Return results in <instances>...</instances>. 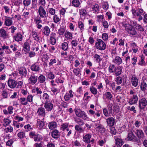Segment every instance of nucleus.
Wrapping results in <instances>:
<instances>
[{
    "label": "nucleus",
    "instance_id": "nucleus-28",
    "mask_svg": "<svg viewBox=\"0 0 147 147\" xmlns=\"http://www.w3.org/2000/svg\"><path fill=\"white\" fill-rule=\"evenodd\" d=\"M74 121L78 125H83L84 124V121L78 117H75L74 118Z\"/></svg>",
    "mask_w": 147,
    "mask_h": 147
},
{
    "label": "nucleus",
    "instance_id": "nucleus-36",
    "mask_svg": "<svg viewBox=\"0 0 147 147\" xmlns=\"http://www.w3.org/2000/svg\"><path fill=\"white\" fill-rule=\"evenodd\" d=\"M73 5L75 7H78L80 5L81 2L79 0H73L72 1Z\"/></svg>",
    "mask_w": 147,
    "mask_h": 147
},
{
    "label": "nucleus",
    "instance_id": "nucleus-33",
    "mask_svg": "<svg viewBox=\"0 0 147 147\" xmlns=\"http://www.w3.org/2000/svg\"><path fill=\"white\" fill-rule=\"evenodd\" d=\"M14 39L16 41L18 42L21 41L22 39V35L18 33L16 36L14 37Z\"/></svg>",
    "mask_w": 147,
    "mask_h": 147
},
{
    "label": "nucleus",
    "instance_id": "nucleus-29",
    "mask_svg": "<svg viewBox=\"0 0 147 147\" xmlns=\"http://www.w3.org/2000/svg\"><path fill=\"white\" fill-rule=\"evenodd\" d=\"M23 48L24 51H29L30 46L29 42L28 40L25 42L23 45Z\"/></svg>",
    "mask_w": 147,
    "mask_h": 147
},
{
    "label": "nucleus",
    "instance_id": "nucleus-57",
    "mask_svg": "<svg viewBox=\"0 0 147 147\" xmlns=\"http://www.w3.org/2000/svg\"><path fill=\"white\" fill-rule=\"evenodd\" d=\"M127 109L131 111H133L134 113L136 112V110L135 109V107L134 106H132L131 107L130 106L127 107Z\"/></svg>",
    "mask_w": 147,
    "mask_h": 147
},
{
    "label": "nucleus",
    "instance_id": "nucleus-60",
    "mask_svg": "<svg viewBox=\"0 0 147 147\" xmlns=\"http://www.w3.org/2000/svg\"><path fill=\"white\" fill-rule=\"evenodd\" d=\"M93 57L96 61L99 62L101 61L100 56L99 55L97 54H95Z\"/></svg>",
    "mask_w": 147,
    "mask_h": 147
},
{
    "label": "nucleus",
    "instance_id": "nucleus-43",
    "mask_svg": "<svg viewBox=\"0 0 147 147\" xmlns=\"http://www.w3.org/2000/svg\"><path fill=\"white\" fill-rule=\"evenodd\" d=\"M115 69H116V67L113 65H110L109 70L110 72V73H114Z\"/></svg>",
    "mask_w": 147,
    "mask_h": 147
},
{
    "label": "nucleus",
    "instance_id": "nucleus-18",
    "mask_svg": "<svg viewBox=\"0 0 147 147\" xmlns=\"http://www.w3.org/2000/svg\"><path fill=\"white\" fill-rule=\"evenodd\" d=\"M37 125L38 127V129L41 130L45 128V123L44 121H41L40 119H38L37 120Z\"/></svg>",
    "mask_w": 147,
    "mask_h": 147
},
{
    "label": "nucleus",
    "instance_id": "nucleus-16",
    "mask_svg": "<svg viewBox=\"0 0 147 147\" xmlns=\"http://www.w3.org/2000/svg\"><path fill=\"white\" fill-rule=\"evenodd\" d=\"M114 138L115 141V143L118 147H121L123 144V140L119 137L115 136Z\"/></svg>",
    "mask_w": 147,
    "mask_h": 147
},
{
    "label": "nucleus",
    "instance_id": "nucleus-48",
    "mask_svg": "<svg viewBox=\"0 0 147 147\" xmlns=\"http://www.w3.org/2000/svg\"><path fill=\"white\" fill-rule=\"evenodd\" d=\"M43 99L45 102H48L49 100V96L47 93H44L43 94Z\"/></svg>",
    "mask_w": 147,
    "mask_h": 147
},
{
    "label": "nucleus",
    "instance_id": "nucleus-20",
    "mask_svg": "<svg viewBox=\"0 0 147 147\" xmlns=\"http://www.w3.org/2000/svg\"><path fill=\"white\" fill-rule=\"evenodd\" d=\"M38 115L41 116L45 117V109L41 107L38 108L37 111Z\"/></svg>",
    "mask_w": 147,
    "mask_h": 147
},
{
    "label": "nucleus",
    "instance_id": "nucleus-37",
    "mask_svg": "<svg viewBox=\"0 0 147 147\" xmlns=\"http://www.w3.org/2000/svg\"><path fill=\"white\" fill-rule=\"evenodd\" d=\"M82 125H76L75 126V130L79 133H81L84 131V130L81 127Z\"/></svg>",
    "mask_w": 147,
    "mask_h": 147
},
{
    "label": "nucleus",
    "instance_id": "nucleus-54",
    "mask_svg": "<svg viewBox=\"0 0 147 147\" xmlns=\"http://www.w3.org/2000/svg\"><path fill=\"white\" fill-rule=\"evenodd\" d=\"M34 21L36 24H38L42 22L41 18L39 17H37L34 19Z\"/></svg>",
    "mask_w": 147,
    "mask_h": 147
},
{
    "label": "nucleus",
    "instance_id": "nucleus-39",
    "mask_svg": "<svg viewBox=\"0 0 147 147\" xmlns=\"http://www.w3.org/2000/svg\"><path fill=\"white\" fill-rule=\"evenodd\" d=\"M107 140V138H104V140H99L97 142L98 144L101 146H103L106 142Z\"/></svg>",
    "mask_w": 147,
    "mask_h": 147
},
{
    "label": "nucleus",
    "instance_id": "nucleus-44",
    "mask_svg": "<svg viewBox=\"0 0 147 147\" xmlns=\"http://www.w3.org/2000/svg\"><path fill=\"white\" fill-rule=\"evenodd\" d=\"M92 10L94 11V12H96L99 11V7L97 4L92 5Z\"/></svg>",
    "mask_w": 147,
    "mask_h": 147
},
{
    "label": "nucleus",
    "instance_id": "nucleus-26",
    "mask_svg": "<svg viewBox=\"0 0 147 147\" xmlns=\"http://www.w3.org/2000/svg\"><path fill=\"white\" fill-rule=\"evenodd\" d=\"M31 35L32 37V38L34 39V40H36L37 42H39L40 40L38 34V33L36 31H32Z\"/></svg>",
    "mask_w": 147,
    "mask_h": 147
},
{
    "label": "nucleus",
    "instance_id": "nucleus-21",
    "mask_svg": "<svg viewBox=\"0 0 147 147\" xmlns=\"http://www.w3.org/2000/svg\"><path fill=\"white\" fill-rule=\"evenodd\" d=\"M107 122L108 125L112 127L115 124V120L113 117H109L107 119Z\"/></svg>",
    "mask_w": 147,
    "mask_h": 147
},
{
    "label": "nucleus",
    "instance_id": "nucleus-11",
    "mask_svg": "<svg viewBox=\"0 0 147 147\" xmlns=\"http://www.w3.org/2000/svg\"><path fill=\"white\" fill-rule=\"evenodd\" d=\"M42 33L46 37L49 36L51 32L50 28L47 26H45L42 29Z\"/></svg>",
    "mask_w": 147,
    "mask_h": 147
},
{
    "label": "nucleus",
    "instance_id": "nucleus-63",
    "mask_svg": "<svg viewBox=\"0 0 147 147\" xmlns=\"http://www.w3.org/2000/svg\"><path fill=\"white\" fill-rule=\"evenodd\" d=\"M102 38L104 41H107L108 39V34L106 33H103L102 36Z\"/></svg>",
    "mask_w": 147,
    "mask_h": 147
},
{
    "label": "nucleus",
    "instance_id": "nucleus-19",
    "mask_svg": "<svg viewBox=\"0 0 147 147\" xmlns=\"http://www.w3.org/2000/svg\"><path fill=\"white\" fill-rule=\"evenodd\" d=\"M4 24L7 26H9L13 24V21L11 18L9 17H5L4 19Z\"/></svg>",
    "mask_w": 147,
    "mask_h": 147
},
{
    "label": "nucleus",
    "instance_id": "nucleus-8",
    "mask_svg": "<svg viewBox=\"0 0 147 147\" xmlns=\"http://www.w3.org/2000/svg\"><path fill=\"white\" fill-rule=\"evenodd\" d=\"M147 105V100L145 98H142L139 100V107L140 109H144Z\"/></svg>",
    "mask_w": 147,
    "mask_h": 147
},
{
    "label": "nucleus",
    "instance_id": "nucleus-41",
    "mask_svg": "<svg viewBox=\"0 0 147 147\" xmlns=\"http://www.w3.org/2000/svg\"><path fill=\"white\" fill-rule=\"evenodd\" d=\"M1 95L3 99H5L7 98L8 93L5 90H3L1 92Z\"/></svg>",
    "mask_w": 147,
    "mask_h": 147
},
{
    "label": "nucleus",
    "instance_id": "nucleus-3",
    "mask_svg": "<svg viewBox=\"0 0 147 147\" xmlns=\"http://www.w3.org/2000/svg\"><path fill=\"white\" fill-rule=\"evenodd\" d=\"M29 136L30 138H33L35 141L39 142L41 141L42 138L34 131H31L29 133Z\"/></svg>",
    "mask_w": 147,
    "mask_h": 147
},
{
    "label": "nucleus",
    "instance_id": "nucleus-1",
    "mask_svg": "<svg viewBox=\"0 0 147 147\" xmlns=\"http://www.w3.org/2000/svg\"><path fill=\"white\" fill-rule=\"evenodd\" d=\"M76 115L78 118H82L84 120H87L89 118L86 113L79 109L76 108L74 110Z\"/></svg>",
    "mask_w": 147,
    "mask_h": 147
},
{
    "label": "nucleus",
    "instance_id": "nucleus-25",
    "mask_svg": "<svg viewBox=\"0 0 147 147\" xmlns=\"http://www.w3.org/2000/svg\"><path fill=\"white\" fill-rule=\"evenodd\" d=\"M113 62L116 64L119 65L122 63V60L120 57L117 56L113 59Z\"/></svg>",
    "mask_w": 147,
    "mask_h": 147
},
{
    "label": "nucleus",
    "instance_id": "nucleus-56",
    "mask_svg": "<svg viewBox=\"0 0 147 147\" xmlns=\"http://www.w3.org/2000/svg\"><path fill=\"white\" fill-rule=\"evenodd\" d=\"M33 96L32 95H28L26 99L27 100V102L28 103V102H29L31 103H32L33 102Z\"/></svg>",
    "mask_w": 147,
    "mask_h": 147
},
{
    "label": "nucleus",
    "instance_id": "nucleus-42",
    "mask_svg": "<svg viewBox=\"0 0 147 147\" xmlns=\"http://www.w3.org/2000/svg\"><path fill=\"white\" fill-rule=\"evenodd\" d=\"M62 49L64 51H67L68 48V44L67 42H64L62 44Z\"/></svg>",
    "mask_w": 147,
    "mask_h": 147
},
{
    "label": "nucleus",
    "instance_id": "nucleus-45",
    "mask_svg": "<svg viewBox=\"0 0 147 147\" xmlns=\"http://www.w3.org/2000/svg\"><path fill=\"white\" fill-rule=\"evenodd\" d=\"M137 12L136 14L137 13H139V15H144V14L145 13V12L144 11L143 9L142 8H138L137 9Z\"/></svg>",
    "mask_w": 147,
    "mask_h": 147
},
{
    "label": "nucleus",
    "instance_id": "nucleus-32",
    "mask_svg": "<svg viewBox=\"0 0 147 147\" xmlns=\"http://www.w3.org/2000/svg\"><path fill=\"white\" fill-rule=\"evenodd\" d=\"M65 37L67 40L71 39L72 38V33L69 32H66L65 33Z\"/></svg>",
    "mask_w": 147,
    "mask_h": 147
},
{
    "label": "nucleus",
    "instance_id": "nucleus-17",
    "mask_svg": "<svg viewBox=\"0 0 147 147\" xmlns=\"http://www.w3.org/2000/svg\"><path fill=\"white\" fill-rule=\"evenodd\" d=\"M8 85L11 88H14L16 86V82L14 80L9 79L7 82Z\"/></svg>",
    "mask_w": 147,
    "mask_h": 147
},
{
    "label": "nucleus",
    "instance_id": "nucleus-35",
    "mask_svg": "<svg viewBox=\"0 0 147 147\" xmlns=\"http://www.w3.org/2000/svg\"><path fill=\"white\" fill-rule=\"evenodd\" d=\"M103 97H105L108 100H111L112 97V96L110 92H107L103 95Z\"/></svg>",
    "mask_w": 147,
    "mask_h": 147
},
{
    "label": "nucleus",
    "instance_id": "nucleus-64",
    "mask_svg": "<svg viewBox=\"0 0 147 147\" xmlns=\"http://www.w3.org/2000/svg\"><path fill=\"white\" fill-rule=\"evenodd\" d=\"M38 80L40 83H43L45 80V78L44 76L41 75L39 76Z\"/></svg>",
    "mask_w": 147,
    "mask_h": 147
},
{
    "label": "nucleus",
    "instance_id": "nucleus-58",
    "mask_svg": "<svg viewBox=\"0 0 147 147\" xmlns=\"http://www.w3.org/2000/svg\"><path fill=\"white\" fill-rule=\"evenodd\" d=\"M49 13L52 15H54L55 13V10L53 8H49L48 9Z\"/></svg>",
    "mask_w": 147,
    "mask_h": 147
},
{
    "label": "nucleus",
    "instance_id": "nucleus-23",
    "mask_svg": "<svg viewBox=\"0 0 147 147\" xmlns=\"http://www.w3.org/2000/svg\"><path fill=\"white\" fill-rule=\"evenodd\" d=\"M131 76H132L131 82L132 85L133 86L136 87L138 83L137 78H136L135 75H131Z\"/></svg>",
    "mask_w": 147,
    "mask_h": 147
},
{
    "label": "nucleus",
    "instance_id": "nucleus-34",
    "mask_svg": "<svg viewBox=\"0 0 147 147\" xmlns=\"http://www.w3.org/2000/svg\"><path fill=\"white\" fill-rule=\"evenodd\" d=\"M13 130V127L11 125H8L4 129L5 132L6 133H11Z\"/></svg>",
    "mask_w": 147,
    "mask_h": 147
},
{
    "label": "nucleus",
    "instance_id": "nucleus-59",
    "mask_svg": "<svg viewBox=\"0 0 147 147\" xmlns=\"http://www.w3.org/2000/svg\"><path fill=\"white\" fill-rule=\"evenodd\" d=\"M18 136L20 138H23L25 137V133L23 132H20L18 134Z\"/></svg>",
    "mask_w": 147,
    "mask_h": 147
},
{
    "label": "nucleus",
    "instance_id": "nucleus-10",
    "mask_svg": "<svg viewBox=\"0 0 147 147\" xmlns=\"http://www.w3.org/2000/svg\"><path fill=\"white\" fill-rule=\"evenodd\" d=\"M133 132L132 131H129L127 137V140L128 141H132L138 142L139 141L138 140H136V139H135V136Z\"/></svg>",
    "mask_w": 147,
    "mask_h": 147
},
{
    "label": "nucleus",
    "instance_id": "nucleus-13",
    "mask_svg": "<svg viewBox=\"0 0 147 147\" xmlns=\"http://www.w3.org/2000/svg\"><path fill=\"white\" fill-rule=\"evenodd\" d=\"M44 107L46 109V111H51L53 107V105L51 102H45Z\"/></svg>",
    "mask_w": 147,
    "mask_h": 147
},
{
    "label": "nucleus",
    "instance_id": "nucleus-15",
    "mask_svg": "<svg viewBox=\"0 0 147 147\" xmlns=\"http://www.w3.org/2000/svg\"><path fill=\"white\" fill-rule=\"evenodd\" d=\"M74 93L71 90L69 91V92L66 93L64 96L65 100L66 101H68L71 98H72L74 96Z\"/></svg>",
    "mask_w": 147,
    "mask_h": 147
},
{
    "label": "nucleus",
    "instance_id": "nucleus-2",
    "mask_svg": "<svg viewBox=\"0 0 147 147\" xmlns=\"http://www.w3.org/2000/svg\"><path fill=\"white\" fill-rule=\"evenodd\" d=\"M96 48L100 51L105 50L106 48V45L105 42L101 39H98L95 43Z\"/></svg>",
    "mask_w": 147,
    "mask_h": 147
},
{
    "label": "nucleus",
    "instance_id": "nucleus-30",
    "mask_svg": "<svg viewBox=\"0 0 147 147\" xmlns=\"http://www.w3.org/2000/svg\"><path fill=\"white\" fill-rule=\"evenodd\" d=\"M19 100L20 104L23 105H26L28 103L25 98H21L19 99Z\"/></svg>",
    "mask_w": 147,
    "mask_h": 147
},
{
    "label": "nucleus",
    "instance_id": "nucleus-5",
    "mask_svg": "<svg viewBox=\"0 0 147 147\" xmlns=\"http://www.w3.org/2000/svg\"><path fill=\"white\" fill-rule=\"evenodd\" d=\"M125 30L128 34L132 35H136L137 32L135 29L132 26L129 24L127 25L125 27Z\"/></svg>",
    "mask_w": 147,
    "mask_h": 147
},
{
    "label": "nucleus",
    "instance_id": "nucleus-52",
    "mask_svg": "<svg viewBox=\"0 0 147 147\" xmlns=\"http://www.w3.org/2000/svg\"><path fill=\"white\" fill-rule=\"evenodd\" d=\"M53 20L55 23H57L60 21L61 19L57 15H55L53 16Z\"/></svg>",
    "mask_w": 147,
    "mask_h": 147
},
{
    "label": "nucleus",
    "instance_id": "nucleus-14",
    "mask_svg": "<svg viewBox=\"0 0 147 147\" xmlns=\"http://www.w3.org/2000/svg\"><path fill=\"white\" fill-rule=\"evenodd\" d=\"M138 98L136 95H134L133 96L130 98L128 100L129 104L131 105L136 104L138 100Z\"/></svg>",
    "mask_w": 147,
    "mask_h": 147
},
{
    "label": "nucleus",
    "instance_id": "nucleus-7",
    "mask_svg": "<svg viewBox=\"0 0 147 147\" xmlns=\"http://www.w3.org/2000/svg\"><path fill=\"white\" fill-rule=\"evenodd\" d=\"M92 136L89 134H86L84 135L83 138V141L86 143H90V142L93 143L94 142V140L93 138H92L90 140Z\"/></svg>",
    "mask_w": 147,
    "mask_h": 147
},
{
    "label": "nucleus",
    "instance_id": "nucleus-47",
    "mask_svg": "<svg viewBox=\"0 0 147 147\" xmlns=\"http://www.w3.org/2000/svg\"><path fill=\"white\" fill-rule=\"evenodd\" d=\"M78 27L80 29L82 32L84 30V25L82 22H79L78 23Z\"/></svg>",
    "mask_w": 147,
    "mask_h": 147
},
{
    "label": "nucleus",
    "instance_id": "nucleus-22",
    "mask_svg": "<svg viewBox=\"0 0 147 147\" xmlns=\"http://www.w3.org/2000/svg\"><path fill=\"white\" fill-rule=\"evenodd\" d=\"M8 35L6 31L3 28L0 29V37L3 39H5L7 38Z\"/></svg>",
    "mask_w": 147,
    "mask_h": 147
},
{
    "label": "nucleus",
    "instance_id": "nucleus-9",
    "mask_svg": "<svg viewBox=\"0 0 147 147\" xmlns=\"http://www.w3.org/2000/svg\"><path fill=\"white\" fill-rule=\"evenodd\" d=\"M38 13L40 17L45 18L46 17L47 13L44 8L42 6H40L38 9Z\"/></svg>",
    "mask_w": 147,
    "mask_h": 147
},
{
    "label": "nucleus",
    "instance_id": "nucleus-55",
    "mask_svg": "<svg viewBox=\"0 0 147 147\" xmlns=\"http://www.w3.org/2000/svg\"><path fill=\"white\" fill-rule=\"evenodd\" d=\"M90 89L92 93L95 95L97 94L98 91L96 88L92 87H90Z\"/></svg>",
    "mask_w": 147,
    "mask_h": 147
},
{
    "label": "nucleus",
    "instance_id": "nucleus-27",
    "mask_svg": "<svg viewBox=\"0 0 147 147\" xmlns=\"http://www.w3.org/2000/svg\"><path fill=\"white\" fill-rule=\"evenodd\" d=\"M28 80L30 84H34L37 82V77L34 76H32L30 77Z\"/></svg>",
    "mask_w": 147,
    "mask_h": 147
},
{
    "label": "nucleus",
    "instance_id": "nucleus-49",
    "mask_svg": "<svg viewBox=\"0 0 147 147\" xmlns=\"http://www.w3.org/2000/svg\"><path fill=\"white\" fill-rule=\"evenodd\" d=\"M115 72V74H121V73H123L122 71V68L120 66H119L116 67Z\"/></svg>",
    "mask_w": 147,
    "mask_h": 147
},
{
    "label": "nucleus",
    "instance_id": "nucleus-24",
    "mask_svg": "<svg viewBox=\"0 0 147 147\" xmlns=\"http://www.w3.org/2000/svg\"><path fill=\"white\" fill-rule=\"evenodd\" d=\"M60 133L58 130L54 129L51 132V135L52 137L55 139H57L59 138L60 136Z\"/></svg>",
    "mask_w": 147,
    "mask_h": 147
},
{
    "label": "nucleus",
    "instance_id": "nucleus-46",
    "mask_svg": "<svg viewBox=\"0 0 147 147\" xmlns=\"http://www.w3.org/2000/svg\"><path fill=\"white\" fill-rule=\"evenodd\" d=\"M68 125V123H63L61 125V129L63 131H64L65 130V129L67 128Z\"/></svg>",
    "mask_w": 147,
    "mask_h": 147
},
{
    "label": "nucleus",
    "instance_id": "nucleus-50",
    "mask_svg": "<svg viewBox=\"0 0 147 147\" xmlns=\"http://www.w3.org/2000/svg\"><path fill=\"white\" fill-rule=\"evenodd\" d=\"M4 49H5V52L7 54H11L12 52V51L9 49V47L6 46L5 45H4Z\"/></svg>",
    "mask_w": 147,
    "mask_h": 147
},
{
    "label": "nucleus",
    "instance_id": "nucleus-51",
    "mask_svg": "<svg viewBox=\"0 0 147 147\" xmlns=\"http://www.w3.org/2000/svg\"><path fill=\"white\" fill-rule=\"evenodd\" d=\"M65 29L63 28H60L58 29L57 33L59 35H63L64 34L65 32Z\"/></svg>",
    "mask_w": 147,
    "mask_h": 147
},
{
    "label": "nucleus",
    "instance_id": "nucleus-31",
    "mask_svg": "<svg viewBox=\"0 0 147 147\" xmlns=\"http://www.w3.org/2000/svg\"><path fill=\"white\" fill-rule=\"evenodd\" d=\"M49 128L51 130L53 129L57 126V123L54 121H52L49 123L48 125Z\"/></svg>",
    "mask_w": 147,
    "mask_h": 147
},
{
    "label": "nucleus",
    "instance_id": "nucleus-6",
    "mask_svg": "<svg viewBox=\"0 0 147 147\" xmlns=\"http://www.w3.org/2000/svg\"><path fill=\"white\" fill-rule=\"evenodd\" d=\"M132 131L135 133L139 139L143 138L144 136V133L141 129H133Z\"/></svg>",
    "mask_w": 147,
    "mask_h": 147
},
{
    "label": "nucleus",
    "instance_id": "nucleus-12",
    "mask_svg": "<svg viewBox=\"0 0 147 147\" xmlns=\"http://www.w3.org/2000/svg\"><path fill=\"white\" fill-rule=\"evenodd\" d=\"M56 34L54 32H52L50 35V42L52 45H55L56 43Z\"/></svg>",
    "mask_w": 147,
    "mask_h": 147
},
{
    "label": "nucleus",
    "instance_id": "nucleus-53",
    "mask_svg": "<svg viewBox=\"0 0 147 147\" xmlns=\"http://www.w3.org/2000/svg\"><path fill=\"white\" fill-rule=\"evenodd\" d=\"M39 67L38 65H34L31 66V68L32 70L37 71L39 69Z\"/></svg>",
    "mask_w": 147,
    "mask_h": 147
},
{
    "label": "nucleus",
    "instance_id": "nucleus-38",
    "mask_svg": "<svg viewBox=\"0 0 147 147\" xmlns=\"http://www.w3.org/2000/svg\"><path fill=\"white\" fill-rule=\"evenodd\" d=\"M11 122V121L7 118H5L3 120V125L5 127L9 124Z\"/></svg>",
    "mask_w": 147,
    "mask_h": 147
},
{
    "label": "nucleus",
    "instance_id": "nucleus-4",
    "mask_svg": "<svg viewBox=\"0 0 147 147\" xmlns=\"http://www.w3.org/2000/svg\"><path fill=\"white\" fill-rule=\"evenodd\" d=\"M104 115L105 116L108 117L111 116L112 114V107L111 105H108L106 108H104L103 110Z\"/></svg>",
    "mask_w": 147,
    "mask_h": 147
},
{
    "label": "nucleus",
    "instance_id": "nucleus-62",
    "mask_svg": "<svg viewBox=\"0 0 147 147\" xmlns=\"http://www.w3.org/2000/svg\"><path fill=\"white\" fill-rule=\"evenodd\" d=\"M19 73L20 74H26V69L24 67H22L19 69Z\"/></svg>",
    "mask_w": 147,
    "mask_h": 147
},
{
    "label": "nucleus",
    "instance_id": "nucleus-40",
    "mask_svg": "<svg viewBox=\"0 0 147 147\" xmlns=\"http://www.w3.org/2000/svg\"><path fill=\"white\" fill-rule=\"evenodd\" d=\"M79 11L80 15L82 16H86L87 14V12L86 9L82 8L79 9Z\"/></svg>",
    "mask_w": 147,
    "mask_h": 147
},
{
    "label": "nucleus",
    "instance_id": "nucleus-61",
    "mask_svg": "<svg viewBox=\"0 0 147 147\" xmlns=\"http://www.w3.org/2000/svg\"><path fill=\"white\" fill-rule=\"evenodd\" d=\"M116 81L117 84H120L122 82V79L121 77H118L117 78Z\"/></svg>",
    "mask_w": 147,
    "mask_h": 147
}]
</instances>
